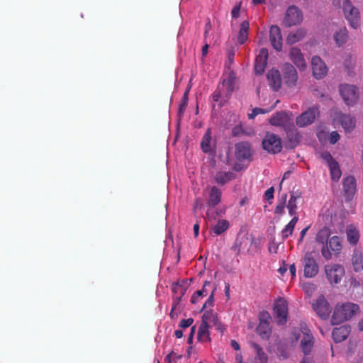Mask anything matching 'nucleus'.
Segmentation results:
<instances>
[{
    "instance_id": "nucleus-19",
    "label": "nucleus",
    "mask_w": 363,
    "mask_h": 363,
    "mask_svg": "<svg viewBox=\"0 0 363 363\" xmlns=\"http://www.w3.org/2000/svg\"><path fill=\"white\" fill-rule=\"evenodd\" d=\"M267 318H259V325L256 329L257 334L262 338V339H269L271 335V328H270V323H269V315L268 313L266 314Z\"/></svg>"
},
{
    "instance_id": "nucleus-18",
    "label": "nucleus",
    "mask_w": 363,
    "mask_h": 363,
    "mask_svg": "<svg viewBox=\"0 0 363 363\" xmlns=\"http://www.w3.org/2000/svg\"><path fill=\"white\" fill-rule=\"evenodd\" d=\"M268 59V51L266 48H262L256 57L255 62V71L257 74H262L266 67Z\"/></svg>"
},
{
    "instance_id": "nucleus-60",
    "label": "nucleus",
    "mask_w": 363,
    "mask_h": 363,
    "mask_svg": "<svg viewBox=\"0 0 363 363\" xmlns=\"http://www.w3.org/2000/svg\"><path fill=\"white\" fill-rule=\"evenodd\" d=\"M225 294L228 299L230 298V284L228 283L225 284Z\"/></svg>"
},
{
    "instance_id": "nucleus-56",
    "label": "nucleus",
    "mask_w": 363,
    "mask_h": 363,
    "mask_svg": "<svg viewBox=\"0 0 363 363\" xmlns=\"http://www.w3.org/2000/svg\"><path fill=\"white\" fill-rule=\"evenodd\" d=\"M289 272L292 277H296V268L294 264L290 265L289 267Z\"/></svg>"
},
{
    "instance_id": "nucleus-9",
    "label": "nucleus",
    "mask_w": 363,
    "mask_h": 363,
    "mask_svg": "<svg viewBox=\"0 0 363 363\" xmlns=\"http://www.w3.org/2000/svg\"><path fill=\"white\" fill-rule=\"evenodd\" d=\"M313 308L317 315L323 320H327L331 313L332 308L323 295L318 297L313 303Z\"/></svg>"
},
{
    "instance_id": "nucleus-12",
    "label": "nucleus",
    "mask_w": 363,
    "mask_h": 363,
    "mask_svg": "<svg viewBox=\"0 0 363 363\" xmlns=\"http://www.w3.org/2000/svg\"><path fill=\"white\" fill-rule=\"evenodd\" d=\"M334 122L340 124L346 132H351L355 127L356 120L354 117L347 115L341 111H335Z\"/></svg>"
},
{
    "instance_id": "nucleus-48",
    "label": "nucleus",
    "mask_w": 363,
    "mask_h": 363,
    "mask_svg": "<svg viewBox=\"0 0 363 363\" xmlns=\"http://www.w3.org/2000/svg\"><path fill=\"white\" fill-rule=\"evenodd\" d=\"M340 139V135L337 131H333L329 138V142L330 144H335Z\"/></svg>"
},
{
    "instance_id": "nucleus-32",
    "label": "nucleus",
    "mask_w": 363,
    "mask_h": 363,
    "mask_svg": "<svg viewBox=\"0 0 363 363\" xmlns=\"http://www.w3.org/2000/svg\"><path fill=\"white\" fill-rule=\"evenodd\" d=\"M298 220V217L295 216L290 220V222L285 225L284 229L281 232V238L283 240H286L289 237L291 236L294 230V228Z\"/></svg>"
},
{
    "instance_id": "nucleus-63",
    "label": "nucleus",
    "mask_w": 363,
    "mask_h": 363,
    "mask_svg": "<svg viewBox=\"0 0 363 363\" xmlns=\"http://www.w3.org/2000/svg\"><path fill=\"white\" fill-rule=\"evenodd\" d=\"M181 298H178L175 299L172 303V310L174 311L177 308V306L180 301Z\"/></svg>"
},
{
    "instance_id": "nucleus-33",
    "label": "nucleus",
    "mask_w": 363,
    "mask_h": 363,
    "mask_svg": "<svg viewBox=\"0 0 363 363\" xmlns=\"http://www.w3.org/2000/svg\"><path fill=\"white\" fill-rule=\"evenodd\" d=\"M313 346V337L311 334L304 333V335L301 341V347L302 351L305 354L311 352Z\"/></svg>"
},
{
    "instance_id": "nucleus-52",
    "label": "nucleus",
    "mask_w": 363,
    "mask_h": 363,
    "mask_svg": "<svg viewBox=\"0 0 363 363\" xmlns=\"http://www.w3.org/2000/svg\"><path fill=\"white\" fill-rule=\"evenodd\" d=\"M195 331H196V326L194 325L191 328V331H190V333L189 335L188 340H187L188 344L192 343Z\"/></svg>"
},
{
    "instance_id": "nucleus-41",
    "label": "nucleus",
    "mask_w": 363,
    "mask_h": 363,
    "mask_svg": "<svg viewBox=\"0 0 363 363\" xmlns=\"http://www.w3.org/2000/svg\"><path fill=\"white\" fill-rule=\"evenodd\" d=\"M328 167L330 169L332 180L335 182L338 181L342 175V172L338 162L337 161L335 162H332V164H330Z\"/></svg>"
},
{
    "instance_id": "nucleus-16",
    "label": "nucleus",
    "mask_w": 363,
    "mask_h": 363,
    "mask_svg": "<svg viewBox=\"0 0 363 363\" xmlns=\"http://www.w3.org/2000/svg\"><path fill=\"white\" fill-rule=\"evenodd\" d=\"M289 58L301 71L305 70L307 63L299 48L292 47L289 51Z\"/></svg>"
},
{
    "instance_id": "nucleus-8",
    "label": "nucleus",
    "mask_w": 363,
    "mask_h": 363,
    "mask_svg": "<svg viewBox=\"0 0 363 363\" xmlns=\"http://www.w3.org/2000/svg\"><path fill=\"white\" fill-rule=\"evenodd\" d=\"M304 277L312 278L317 275L319 271L318 264L311 253L307 252L302 259Z\"/></svg>"
},
{
    "instance_id": "nucleus-14",
    "label": "nucleus",
    "mask_w": 363,
    "mask_h": 363,
    "mask_svg": "<svg viewBox=\"0 0 363 363\" xmlns=\"http://www.w3.org/2000/svg\"><path fill=\"white\" fill-rule=\"evenodd\" d=\"M282 72L286 84L290 87L296 86L298 73L295 67L290 63H285L283 65Z\"/></svg>"
},
{
    "instance_id": "nucleus-58",
    "label": "nucleus",
    "mask_w": 363,
    "mask_h": 363,
    "mask_svg": "<svg viewBox=\"0 0 363 363\" xmlns=\"http://www.w3.org/2000/svg\"><path fill=\"white\" fill-rule=\"evenodd\" d=\"M230 345L231 347L235 350H240V345L239 344L234 340H232L231 342H230Z\"/></svg>"
},
{
    "instance_id": "nucleus-38",
    "label": "nucleus",
    "mask_w": 363,
    "mask_h": 363,
    "mask_svg": "<svg viewBox=\"0 0 363 363\" xmlns=\"http://www.w3.org/2000/svg\"><path fill=\"white\" fill-rule=\"evenodd\" d=\"M249 28L250 24L247 21H242L240 24V28L238 35V42L240 45L244 44L247 41L248 38Z\"/></svg>"
},
{
    "instance_id": "nucleus-1",
    "label": "nucleus",
    "mask_w": 363,
    "mask_h": 363,
    "mask_svg": "<svg viewBox=\"0 0 363 363\" xmlns=\"http://www.w3.org/2000/svg\"><path fill=\"white\" fill-rule=\"evenodd\" d=\"M359 310V306L353 303L347 302L341 305H336L330 320L331 324L338 325L350 320Z\"/></svg>"
},
{
    "instance_id": "nucleus-21",
    "label": "nucleus",
    "mask_w": 363,
    "mask_h": 363,
    "mask_svg": "<svg viewBox=\"0 0 363 363\" xmlns=\"http://www.w3.org/2000/svg\"><path fill=\"white\" fill-rule=\"evenodd\" d=\"M267 78L269 86L274 91H278L281 85V78L278 69H272L267 73Z\"/></svg>"
},
{
    "instance_id": "nucleus-28",
    "label": "nucleus",
    "mask_w": 363,
    "mask_h": 363,
    "mask_svg": "<svg viewBox=\"0 0 363 363\" xmlns=\"http://www.w3.org/2000/svg\"><path fill=\"white\" fill-rule=\"evenodd\" d=\"M307 32L304 28H298L295 31L291 32L287 38L286 43L289 45H294L301 40L306 35Z\"/></svg>"
},
{
    "instance_id": "nucleus-3",
    "label": "nucleus",
    "mask_w": 363,
    "mask_h": 363,
    "mask_svg": "<svg viewBox=\"0 0 363 363\" xmlns=\"http://www.w3.org/2000/svg\"><path fill=\"white\" fill-rule=\"evenodd\" d=\"M262 147L270 154H277L281 151L282 143L281 138L274 134L267 132L262 142Z\"/></svg>"
},
{
    "instance_id": "nucleus-26",
    "label": "nucleus",
    "mask_w": 363,
    "mask_h": 363,
    "mask_svg": "<svg viewBox=\"0 0 363 363\" xmlns=\"http://www.w3.org/2000/svg\"><path fill=\"white\" fill-rule=\"evenodd\" d=\"M353 269L356 272L363 270V253L359 249H354L351 257Z\"/></svg>"
},
{
    "instance_id": "nucleus-2",
    "label": "nucleus",
    "mask_w": 363,
    "mask_h": 363,
    "mask_svg": "<svg viewBox=\"0 0 363 363\" xmlns=\"http://www.w3.org/2000/svg\"><path fill=\"white\" fill-rule=\"evenodd\" d=\"M333 4L338 7L342 6L345 18L348 21L350 27L357 29L360 26L359 9L354 6L350 0H333Z\"/></svg>"
},
{
    "instance_id": "nucleus-24",
    "label": "nucleus",
    "mask_w": 363,
    "mask_h": 363,
    "mask_svg": "<svg viewBox=\"0 0 363 363\" xmlns=\"http://www.w3.org/2000/svg\"><path fill=\"white\" fill-rule=\"evenodd\" d=\"M333 40L338 47H341L346 44L349 40V33L345 26H341L334 33Z\"/></svg>"
},
{
    "instance_id": "nucleus-37",
    "label": "nucleus",
    "mask_w": 363,
    "mask_h": 363,
    "mask_svg": "<svg viewBox=\"0 0 363 363\" xmlns=\"http://www.w3.org/2000/svg\"><path fill=\"white\" fill-rule=\"evenodd\" d=\"M230 226L229 222L225 219L218 220L217 223L211 229V233L216 235H220L225 232Z\"/></svg>"
},
{
    "instance_id": "nucleus-35",
    "label": "nucleus",
    "mask_w": 363,
    "mask_h": 363,
    "mask_svg": "<svg viewBox=\"0 0 363 363\" xmlns=\"http://www.w3.org/2000/svg\"><path fill=\"white\" fill-rule=\"evenodd\" d=\"M209 325H206L201 322V325L199 327L198 333H197V340L198 341L202 342H206L211 341L210 333H209Z\"/></svg>"
},
{
    "instance_id": "nucleus-64",
    "label": "nucleus",
    "mask_w": 363,
    "mask_h": 363,
    "mask_svg": "<svg viewBox=\"0 0 363 363\" xmlns=\"http://www.w3.org/2000/svg\"><path fill=\"white\" fill-rule=\"evenodd\" d=\"M301 363H312V362L309 357H304L302 359V361L301 362Z\"/></svg>"
},
{
    "instance_id": "nucleus-62",
    "label": "nucleus",
    "mask_w": 363,
    "mask_h": 363,
    "mask_svg": "<svg viewBox=\"0 0 363 363\" xmlns=\"http://www.w3.org/2000/svg\"><path fill=\"white\" fill-rule=\"evenodd\" d=\"M174 335L177 338H182L183 337V332L181 330H176L174 331Z\"/></svg>"
},
{
    "instance_id": "nucleus-7",
    "label": "nucleus",
    "mask_w": 363,
    "mask_h": 363,
    "mask_svg": "<svg viewBox=\"0 0 363 363\" xmlns=\"http://www.w3.org/2000/svg\"><path fill=\"white\" fill-rule=\"evenodd\" d=\"M331 231L328 227H324L320 229L316 235V241L323 244L321 247V255L327 260L332 258V252L328 250V242L330 236Z\"/></svg>"
},
{
    "instance_id": "nucleus-25",
    "label": "nucleus",
    "mask_w": 363,
    "mask_h": 363,
    "mask_svg": "<svg viewBox=\"0 0 363 363\" xmlns=\"http://www.w3.org/2000/svg\"><path fill=\"white\" fill-rule=\"evenodd\" d=\"M222 191L218 187L213 186L211 188L209 196L207 201V206L214 208L220 203L221 201Z\"/></svg>"
},
{
    "instance_id": "nucleus-40",
    "label": "nucleus",
    "mask_w": 363,
    "mask_h": 363,
    "mask_svg": "<svg viewBox=\"0 0 363 363\" xmlns=\"http://www.w3.org/2000/svg\"><path fill=\"white\" fill-rule=\"evenodd\" d=\"M251 347L255 350L256 352V358L259 361L260 363H267L268 357L263 351V349L257 343L251 342Z\"/></svg>"
},
{
    "instance_id": "nucleus-11",
    "label": "nucleus",
    "mask_w": 363,
    "mask_h": 363,
    "mask_svg": "<svg viewBox=\"0 0 363 363\" xmlns=\"http://www.w3.org/2000/svg\"><path fill=\"white\" fill-rule=\"evenodd\" d=\"M325 272L331 284L339 283L345 274L344 267L337 264L326 265L325 267Z\"/></svg>"
},
{
    "instance_id": "nucleus-30",
    "label": "nucleus",
    "mask_w": 363,
    "mask_h": 363,
    "mask_svg": "<svg viewBox=\"0 0 363 363\" xmlns=\"http://www.w3.org/2000/svg\"><path fill=\"white\" fill-rule=\"evenodd\" d=\"M215 181L219 185H224L235 178V174L232 172H218L215 175Z\"/></svg>"
},
{
    "instance_id": "nucleus-46",
    "label": "nucleus",
    "mask_w": 363,
    "mask_h": 363,
    "mask_svg": "<svg viewBox=\"0 0 363 363\" xmlns=\"http://www.w3.org/2000/svg\"><path fill=\"white\" fill-rule=\"evenodd\" d=\"M320 157L325 162H327L328 166L330 164H332V162H336V160H334L332 157L331 154L328 151L323 152L320 155Z\"/></svg>"
},
{
    "instance_id": "nucleus-34",
    "label": "nucleus",
    "mask_w": 363,
    "mask_h": 363,
    "mask_svg": "<svg viewBox=\"0 0 363 363\" xmlns=\"http://www.w3.org/2000/svg\"><path fill=\"white\" fill-rule=\"evenodd\" d=\"M328 250L335 255H339L341 252L342 245L340 237L337 235L331 237L328 242Z\"/></svg>"
},
{
    "instance_id": "nucleus-22",
    "label": "nucleus",
    "mask_w": 363,
    "mask_h": 363,
    "mask_svg": "<svg viewBox=\"0 0 363 363\" xmlns=\"http://www.w3.org/2000/svg\"><path fill=\"white\" fill-rule=\"evenodd\" d=\"M343 189L345 196L347 200H350L356 191V182L352 176H349L343 180Z\"/></svg>"
},
{
    "instance_id": "nucleus-36",
    "label": "nucleus",
    "mask_w": 363,
    "mask_h": 363,
    "mask_svg": "<svg viewBox=\"0 0 363 363\" xmlns=\"http://www.w3.org/2000/svg\"><path fill=\"white\" fill-rule=\"evenodd\" d=\"M210 288L211 287V282L208 281H206L203 284V286L201 290L196 291L191 296V302L194 304L198 302V298L199 297H204L206 296L208 294V291Z\"/></svg>"
},
{
    "instance_id": "nucleus-20",
    "label": "nucleus",
    "mask_w": 363,
    "mask_h": 363,
    "mask_svg": "<svg viewBox=\"0 0 363 363\" xmlns=\"http://www.w3.org/2000/svg\"><path fill=\"white\" fill-rule=\"evenodd\" d=\"M350 332V327L348 325H343L333 329L332 337L335 342H341L347 339Z\"/></svg>"
},
{
    "instance_id": "nucleus-51",
    "label": "nucleus",
    "mask_w": 363,
    "mask_h": 363,
    "mask_svg": "<svg viewBox=\"0 0 363 363\" xmlns=\"http://www.w3.org/2000/svg\"><path fill=\"white\" fill-rule=\"evenodd\" d=\"M240 11V4L235 5L232 9L231 14L232 17L234 18H237L239 16Z\"/></svg>"
},
{
    "instance_id": "nucleus-43",
    "label": "nucleus",
    "mask_w": 363,
    "mask_h": 363,
    "mask_svg": "<svg viewBox=\"0 0 363 363\" xmlns=\"http://www.w3.org/2000/svg\"><path fill=\"white\" fill-rule=\"evenodd\" d=\"M272 109V108H271L270 109H264V108H255L252 109V111L251 113H249L248 114V118L250 119H253L255 118V117L259 114H264V113H269L271 110Z\"/></svg>"
},
{
    "instance_id": "nucleus-57",
    "label": "nucleus",
    "mask_w": 363,
    "mask_h": 363,
    "mask_svg": "<svg viewBox=\"0 0 363 363\" xmlns=\"http://www.w3.org/2000/svg\"><path fill=\"white\" fill-rule=\"evenodd\" d=\"M227 84H228V90L230 91H233V78H232L230 76L229 77L228 81H227Z\"/></svg>"
},
{
    "instance_id": "nucleus-31",
    "label": "nucleus",
    "mask_w": 363,
    "mask_h": 363,
    "mask_svg": "<svg viewBox=\"0 0 363 363\" xmlns=\"http://www.w3.org/2000/svg\"><path fill=\"white\" fill-rule=\"evenodd\" d=\"M301 197V194L298 191L291 192L290 194V199L286 205V208H288L289 213L291 216H296V210H297V199Z\"/></svg>"
},
{
    "instance_id": "nucleus-5",
    "label": "nucleus",
    "mask_w": 363,
    "mask_h": 363,
    "mask_svg": "<svg viewBox=\"0 0 363 363\" xmlns=\"http://www.w3.org/2000/svg\"><path fill=\"white\" fill-rule=\"evenodd\" d=\"M253 150L250 143L242 141L235 145V157L240 162H251L252 160Z\"/></svg>"
},
{
    "instance_id": "nucleus-23",
    "label": "nucleus",
    "mask_w": 363,
    "mask_h": 363,
    "mask_svg": "<svg viewBox=\"0 0 363 363\" xmlns=\"http://www.w3.org/2000/svg\"><path fill=\"white\" fill-rule=\"evenodd\" d=\"M201 147L204 153L212 155L216 153L214 145H213L211 143V130L210 128L207 129L202 138L201 142Z\"/></svg>"
},
{
    "instance_id": "nucleus-44",
    "label": "nucleus",
    "mask_w": 363,
    "mask_h": 363,
    "mask_svg": "<svg viewBox=\"0 0 363 363\" xmlns=\"http://www.w3.org/2000/svg\"><path fill=\"white\" fill-rule=\"evenodd\" d=\"M188 95H189V90H186L184 94V96H183V99L179 104V113H183L186 107L187 106V104H188Z\"/></svg>"
},
{
    "instance_id": "nucleus-17",
    "label": "nucleus",
    "mask_w": 363,
    "mask_h": 363,
    "mask_svg": "<svg viewBox=\"0 0 363 363\" xmlns=\"http://www.w3.org/2000/svg\"><path fill=\"white\" fill-rule=\"evenodd\" d=\"M269 40L270 43L277 51L282 50V35L281 29L277 26H272L269 29Z\"/></svg>"
},
{
    "instance_id": "nucleus-49",
    "label": "nucleus",
    "mask_w": 363,
    "mask_h": 363,
    "mask_svg": "<svg viewBox=\"0 0 363 363\" xmlns=\"http://www.w3.org/2000/svg\"><path fill=\"white\" fill-rule=\"evenodd\" d=\"M241 242L238 239L235 241L231 250H233L237 255L240 253Z\"/></svg>"
},
{
    "instance_id": "nucleus-13",
    "label": "nucleus",
    "mask_w": 363,
    "mask_h": 363,
    "mask_svg": "<svg viewBox=\"0 0 363 363\" xmlns=\"http://www.w3.org/2000/svg\"><path fill=\"white\" fill-rule=\"evenodd\" d=\"M311 67L313 77L317 79H323L328 72V67L319 56H313L311 59Z\"/></svg>"
},
{
    "instance_id": "nucleus-4",
    "label": "nucleus",
    "mask_w": 363,
    "mask_h": 363,
    "mask_svg": "<svg viewBox=\"0 0 363 363\" xmlns=\"http://www.w3.org/2000/svg\"><path fill=\"white\" fill-rule=\"evenodd\" d=\"M340 94L347 106H353L359 99L358 88L354 85L343 84L339 86Z\"/></svg>"
},
{
    "instance_id": "nucleus-15",
    "label": "nucleus",
    "mask_w": 363,
    "mask_h": 363,
    "mask_svg": "<svg viewBox=\"0 0 363 363\" xmlns=\"http://www.w3.org/2000/svg\"><path fill=\"white\" fill-rule=\"evenodd\" d=\"M274 313L279 324L284 325L287 321L288 306L286 301L281 299L277 301L274 307Z\"/></svg>"
},
{
    "instance_id": "nucleus-27",
    "label": "nucleus",
    "mask_w": 363,
    "mask_h": 363,
    "mask_svg": "<svg viewBox=\"0 0 363 363\" xmlns=\"http://www.w3.org/2000/svg\"><path fill=\"white\" fill-rule=\"evenodd\" d=\"M347 240L352 246H355L359 240V232L357 228L352 225L347 226L346 229Z\"/></svg>"
},
{
    "instance_id": "nucleus-53",
    "label": "nucleus",
    "mask_w": 363,
    "mask_h": 363,
    "mask_svg": "<svg viewBox=\"0 0 363 363\" xmlns=\"http://www.w3.org/2000/svg\"><path fill=\"white\" fill-rule=\"evenodd\" d=\"M221 97V93L218 89L214 91L212 94V99L214 102H218Z\"/></svg>"
},
{
    "instance_id": "nucleus-45",
    "label": "nucleus",
    "mask_w": 363,
    "mask_h": 363,
    "mask_svg": "<svg viewBox=\"0 0 363 363\" xmlns=\"http://www.w3.org/2000/svg\"><path fill=\"white\" fill-rule=\"evenodd\" d=\"M216 290V287L212 288L210 296L208 298V299L206 300V301L205 302V303L203 304L202 309H204L205 308H207V307L213 306V302H214V293H215Z\"/></svg>"
},
{
    "instance_id": "nucleus-42",
    "label": "nucleus",
    "mask_w": 363,
    "mask_h": 363,
    "mask_svg": "<svg viewBox=\"0 0 363 363\" xmlns=\"http://www.w3.org/2000/svg\"><path fill=\"white\" fill-rule=\"evenodd\" d=\"M286 199H287V194H284L281 196V199H280L279 203L277 204V206L275 208L274 213L276 214H281L284 212Z\"/></svg>"
},
{
    "instance_id": "nucleus-6",
    "label": "nucleus",
    "mask_w": 363,
    "mask_h": 363,
    "mask_svg": "<svg viewBox=\"0 0 363 363\" xmlns=\"http://www.w3.org/2000/svg\"><path fill=\"white\" fill-rule=\"evenodd\" d=\"M303 20L301 11L294 5L288 7L283 23L284 26L290 28L300 23Z\"/></svg>"
},
{
    "instance_id": "nucleus-47",
    "label": "nucleus",
    "mask_w": 363,
    "mask_h": 363,
    "mask_svg": "<svg viewBox=\"0 0 363 363\" xmlns=\"http://www.w3.org/2000/svg\"><path fill=\"white\" fill-rule=\"evenodd\" d=\"M194 323V319L192 318H189L187 319H182L179 322V327L183 329L187 328L190 327Z\"/></svg>"
},
{
    "instance_id": "nucleus-59",
    "label": "nucleus",
    "mask_w": 363,
    "mask_h": 363,
    "mask_svg": "<svg viewBox=\"0 0 363 363\" xmlns=\"http://www.w3.org/2000/svg\"><path fill=\"white\" fill-rule=\"evenodd\" d=\"M199 228H200V226L198 223H196L194 225V233L195 237H197L199 235Z\"/></svg>"
},
{
    "instance_id": "nucleus-55",
    "label": "nucleus",
    "mask_w": 363,
    "mask_h": 363,
    "mask_svg": "<svg viewBox=\"0 0 363 363\" xmlns=\"http://www.w3.org/2000/svg\"><path fill=\"white\" fill-rule=\"evenodd\" d=\"M310 226H306V228H304L301 231V236H300V239L298 240L299 242H302L307 231L308 230Z\"/></svg>"
},
{
    "instance_id": "nucleus-29",
    "label": "nucleus",
    "mask_w": 363,
    "mask_h": 363,
    "mask_svg": "<svg viewBox=\"0 0 363 363\" xmlns=\"http://www.w3.org/2000/svg\"><path fill=\"white\" fill-rule=\"evenodd\" d=\"M288 115L284 111L275 113L269 119L271 125L274 126H283L288 122Z\"/></svg>"
},
{
    "instance_id": "nucleus-10",
    "label": "nucleus",
    "mask_w": 363,
    "mask_h": 363,
    "mask_svg": "<svg viewBox=\"0 0 363 363\" xmlns=\"http://www.w3.org/2000/svg\"><path fill=\"white\" fill-rule=\"evenodd\" d=\"M318 114L319 110L317 106L308 108L296 118V123L300 128L306 127L312 124Z\"/></svg>"
},
{
    "instance_id": "nucleus-54",
    "label": "nucleus",
    "mask_w": 363,
    "mask_h": 363,
    "mask_svg": "<svg viewBox=\"0 0 363 363\" xmlns=\"http://www.w3.org/2000/svg\"><path fill=\"white\" fill-rule=\"evenodd\" d=\"M213 326H215L216 328L222 333L225 330V326L221 323V322L219 321V320Z\"/></svg>"
},
{
    "instance_id": "nucleus-39",
    "label": "nucleus",
    "mask_w": 363,
    "mask_h": 363,
    "mask_svg": "<svg viewBox=\"0 0 363 363\" xmlns=\"http://www.w3.org/2000/svg\"><path fill=\"white\" fill-rule=\"evenodd\" d=\"M218 320V318L217 314L213 313L211 309L205 311L202 315L201 322L209 325V327L213 326Z\"/></svg>"
},
{
    "instance_id": "nucleus-61",
    "label": "nucleus",
    "mask_w": 363,
    "mask_h": 363,
    "mask_svg": "<svg viewBox=\"0 0 363 363\" xmlns=\"http://www.w3.org/2000/svg\"><path fill=\"white\" fill-rule=\"evenodd\" d=\"M208 44L206 43L202 48V55L204 57L207 55L208 50Z\"/></svg>"
},
{
    "instance_id": "nucleus-50",
    "label": "nucleus",
    "mask_w": 363,
    "mask_h": 363,
    "mask_svg": "<svg viewBox=\"0 0 363 363\" xmlns=\"http://www.w3.org/2000/svg\"><path fill=\"white\" fill-rule=\"evenodd\" d=\"M274 189L273 186L268 189L264 193L265 199L267 201L272 199L274 198Z\"/></svg>"
}]
</instances>
